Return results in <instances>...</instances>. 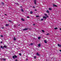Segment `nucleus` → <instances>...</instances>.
<instances>
[{"label": "nucleus", "instance_id": "nucleus-4", "mask_svg": "<svg viewBox=\"0 0 61 61\" xmlns=\"http://www.w3.org/2000/svg\"><path fill=\"white\" fill-rule=\"evenodd\" d=\"M0 47L1 48L3 49H4V47H3V46H0Z\"/></svg>", "mask_w": 61, "mask_h": 61}, {"label": "nucleus", "instance_id": "nucleus-7", "mask_svg": "<svg viewBox=\"0 0 61 61\" xmlns=\"http://www.w3.org/2000/svg\"><path fill=\"white\" fill-rule=\"evenodd\" d=\"M38 45L39 47H40V46H41V44H38Z\"/></svg>", "mask_w": 61, "mask_h": 61}, {"label": "nucleus", "instance_id": "nucleus-42", "mask_svg": "<svg viewBox=\"0 0 61 61\" xmlns=\"http://www.w3.org/2000/svg\"><path fill=\"white\" fill-rule=\"evenodd\" d=\"M5 15H7L5 14Z\"/></svg>", "mask_w": 61, "mask_h": 61}, {"label": "nucleus", "instance_id": "nucleus-37", "mask_svg": "<svg viewBox=\"0 0 61 61\" xmlns=\"http://www.w3.org/2000/svg\"><path fill=\"white\" fill-rule=\"evenodd\" d=\"M2 29H4V27H2Z\"/></svg>", "mask_w": 61, "mask_h": 61}, {"label": "nucleus", "instance_id": "nucleus-11", "mask_svg": "<svg viewBox=\"0 0 61 61\" xmlns=\"http://www.w3.org/2000/svg\"><path fill=\"white\" fill-rule=\"evenodd\" d=\"M4 47H5V48H7V46H5V45H4Z\"/></svg>", "mask_w": 61, "mask_h": 61}, {"label": "nucleus", "instance_id": "nucleus-35", "mask_svg": "<svg viewBox=\"0 0 61 61\" xmlns=\"http://www.w3.org/2000/svg\"><path fill=\"white\" fill-rule=\"evenodd\" d=\"M19 55H20V56H21V53H19Z\"/></svg>", "mask_w": 61, "mask_h": 61}, {"label": "nucleus", "instance_id": "nucleus-6", "mask_svg": "<svg viewBox=\"0 0 61 61\" xmlns=\"http://www.w3.org/2000/svg\"><path fill=\"white\" fill-rule=\"evenodd\" d=\"M43 18H44V19H46V17H45V16H43Z\"/></svg>", "mask_w": 61, "mask_h": 61}, {"label": "nucleus", "instance_id": "nucleus-25", "mask_svg": "<svg viewBox=\"0 0 61 61\" xmlns=\"http://www.w3.org/2000/svg\"><path fill=\"white\" fill-rule=\"evenodd\" d=\"M40 38H41V37H38V39H40Z\"/></svg>", "mask_w": 61, "mask_h": 61}, {"label": "nucleus", "instance_id": "nucleus-23", "mask_svg": "<svg viewBox=\"0 0 61 61\" xmlns=\"http://www.w3.org/2000/svg\"><path fill=\"white\" fill-rule=\"evenodd\" d=\"M0 36L1 37H3L4 36H3V35H1Z\"/></svg>", "mask_w": 61, "mask_h": 61}, {"label": "nucleus", "instance_id": "nucleus-41", "mask_svg": "<svg viewBox=\"0 0 61 61\" xmlns=\"http://www.w3.org/2000/svg\"><path fill=\"white\" fill-rule=\"evenodd\" d=\"M59 51H60V52H61V50H60Z\"/></svg>", "mask_w": 61, "mask_h": 61}, {"label": "nucleus", "instance_id": "nucleus-26", "mask_svg": "<svg viewBox=\"0 0 61 61\" xmlns=\"http://www.w3.org/2000/svg\"><path fill=\"white\" fill-rule=\"evenodd\" d=\"M36 17H39V16L38 15H37L36 16Z\"/></svg>", "mask_w": 61, "mask_h": 61}, {"label": "nucleus", "instance_id": "nucleus-31", "mask_svg": "<svg viewBox=\"0 0 61 61\" xmlns=\"http://www.w3.org/2000/svg\"><path fill=\"white\" fill-rule=\"evenodd\" d=\"M27 18H29L30 17H29V16H28L27 17Z\"/></svg>", "mask_w": 61, "mask_h": 61}, {"label": "nucleus", "instance_id": "nucleus-18", "mask_svg": "<svg viewBox=\"0 0 61 61\" xmlns=\"http://www.w3.org/2000/svg\"><path fill=\"white\" fill-rule=\"evenodd\" d=\"M29 46H31H31H32V45H33V43H30V44H29Z\"/></svg>", "mask_w": 61, "mask_h": 61}, {"label": "nucleus", "instance_id": "nucleus-1", "mask_svg": "<svg viewBox=\"0 0 61 61\" xmlns=\"http://www.w3.org/2000/svg\"><path fill=\"white\" fill-rule=\"evenodd\" d=\"M15 57L16 58H17V56L15 55L14 56H13L12 58H14V59H15Z\"/></svg>", "mask_w": 61, "mask_h": 61}, {"label": "nucleus", "instance_id": "nucleus-5", "mask_svg": "<svg viewBox=\"0 0 61 61\" xmlns=\"http://www.w3.org/2000/svg\"><path fill=\"white\" fill-rule=\"evenodd\" d=\"M13 40H14V41H15V40H16V38H15V37H14L13 38Z\"/></svg>", "mask_w": 61, "mask_h": 61}, {"label": "nucleus", "instance_id": "nucleus-12", "mask_svg": "<svg viewBox=\"0 0 61 61\" xmlns=\"http://www.w3.org/2000/svg\"><path fill=\"white\" fill-rule=\"evenodd\" d=\"M44 42L45 43H47V41L46 40H44Z\"/></svg>", "mask_w": 61, "mask_h": 61}, {"label": "nucleus", "instance_id": "nucleus-29", "mask_svg": "<svg viewBox=\"0 0 61 61\" xmlns=\"http://www.w3.org/2000/svg\"><path fill=\"white\" fill-rule=\"evenodd\" d=\"M45 16H47V15L46 14H45Z\"/></svg>", "mask_w": 61, "mask_h": 61}, {"label": "nucleus", "instance_id": "nucleus-10", "mask_svg": "<svg viewBox=\"0 0 61 61\" xmlns=\"http://www.w3.org/2000/svg\"><path fill=\"white\" fill-rule=\"evenodd\" d=\"M9 22H10V23H12V21L10 20H8Z\"/></svg>", "mask_w": 61, "mask_h": 61}, {"label": "nucleus", "instance_id": "nucleus-2", "mask_svg": "<svg viewBox=\"0 0 61 61\" xmlns=\"http://www.w3.org/2000/svg\"><path fill=\"white\" fill-rule=\"evenodd\" d=\"M28 30V28H25L24 29H23V31H25V30Z\"/></svg>", "mask_w": 61, "mask_h": 61}, {"label": "nucleus", "instance_id": "nucleus-21", "mask_svg": "<svg viewBox=\"0 0 61 61\" xmlns=\"http://www.w3.org/2000/svg\"><path fill=\"white\" fill-rule=\"evenodd\" d=\"M49 10H52V9H51V8H49Z\"/></svg>", "mask_w": 61, "mask_h": 61}, {"label": "nucleus", "instance_id": "nucleus-43", "mask_svg": "<svg viewBox=\"0 0 61 61\" xmlns=\"http://www.w3.org/2000/svg\"><path fill=\"white\" fill-rule=\"evenodd\" d=\"M60 30H61V28H60Z\"/></svg>", "mask_w": 61, "mask_h": 61}, {"label": "nucleus", "instance_id": "nucleus-9", "mask_svg": "<svg viewBox=\"0 0 61 61\" xmlns=\"http://www.w3.org/2000/svg\"><path fill=\"white\" fill-rule=\"evenodd\" d=\"M46 12L47 13H48V14H49V11L48 10H47Z\"/></svg>", "mask_w": 61, "mask_h": 61}, {"label": "nucleus", "instance_id": "nucleus-16", "mask_svg": "<svg viewBox=\"0 0 61 61\" xmlns=\"http://www.w3.org/2000/svg\"><path fill=\"white\" fill-rule=\"evenodd\" d=\"M30 14H33V11H31V12H30Z\"/></svg>", "mask_w": 61, "mask_h": 61}, {"label": "nucleus", "instance_id": "nucleus-14", "mask_svg": "<svg viewBox=\"0 0 61 61\" xmlns=\"http://www.w3.org/2000/svg\"><path fill=\"white\" fill-rule=\"evenodd\" d=\"M21 19L22 20V21H25V20H24L23 18H21Z\"/></svg>", "mask_w": 61, "mask_h": 61}, {"label": "nucleus", "instance_id": "nucleus-30", "mask_svg": "<svg viewBox=\"0 0 61 61\" xmlns=\"http://www.w3.org/2000/svg\"><path fill=\"white\" fill-rule=\"evenodd\" d=\"M43 19H41V21H43Z\"/></svg>", "mask_w": 61, "mask_h": 61}, {"label": "nucleus", "instance_id": "nucleus-22", "mask_svg": "<svg viewBox=\"0 0 61 61\" xmlns=\"http://www.w3.org/2000/svg\"><path fill=\"white\" fill-rule=\"evenodd\" d=\"M42 32H43V33L45 32V31H44V30H42Z\"/></svg>", "mask_w": 61, "mask_h": 61}, {"label": "nucleus", "instance_id": "nucleus-20", "mask_svg": "<svg viewBox=\"0 0 61 61\" xmlns=\"http://www.w3.org/2000/svg\"><path fill=\"white\" fill-rule=\"evenodd\" d=\"M3 61H5L6 60L5 58H3Z\"/></svg>", "mask_w": 61, "mask_h": 61}, {"label": "nucleus", "instance_id": "nucleus-40", "mask_svg": "<svg viewBox=\"0 0 61 61\" xmlns=\"http://www.w3.org/2000/svg\"><path fill=\"white\" fill-rule=\"evenodd\" d=\"M0 43H3V42H2V41H1L0 42Z\"/></svg>", "mask_w": 61, "mask_h": 61}, {"label": "nucleus", "instance_id": "nucleus-32", "mask_svg": "<svg viewBox=\"0 0 61 61\" xmlns=\"http://www.w3.org/2000/svg\"><path fill=\"white\" fill-rule=\"evenodd\" d=\"M18 61V60H17V59H16L15 60V61Z\"/></svg>", "mask_w": 61, "mask_h": 61}, {"label": "nucleus", "instance_id": "nucleus-8", "mask_svg": "<svg viewBox=\"0 0 61 61\" xmlns=\"http://www.w3.org/2000/svg\"><path fill=\"white\" fill-rule=\"evenodd\" d=\"M36 0H35L34 1V3L35 4V5H36Z\"/></svg>", "mask_w": 61, "mask_h": 61}, {"label": "nucleus", "instance_id": "nucleus-39", "mask_svg": "<svg viewBox=\"0 0 61 61\" xmlns=\"http://www.w3.org/2000/svg\"><path fill=\"white\" fill-rule=\"evenodd\" d=\"M33 8H35V7L34 6H33Z\"/></svg>", "mask_w": 61, "mask_h": 61}, {"label": "nucleus", "instance_id": "nucleus-38", "mask_svg": "<svg viewBox=\"0 0 61 61\" xmlns=\"http://www.w3.org/2000/svg\"><path fill=\"white\" fill-rule=\"evenodd\" d=\"M49 17V16H46L47 17Z\"/></svg>", "mask_w": 61, "mask_h": 61}, {"label": "nucleus", "instance_id": "nucleus-24", "mask_svg": "<svg viewBox=\"0 0 61 61\" xmlns=\"http://www.w3.org/2000/svg\"><path fill=\"white\" fill-rule=\"evenodd\" d=\"M54 29H55V30H56V29H57V28H54Z\"/></svg>", "mask_w": 61, "mask_h": 61}, {"label": "nucleus", "instance_id": "nucleus-13", "mask_svg": "<svg viewBox=\"0 0 61 61\" xmlns=\"http://www.w3.org/2000/svg\"><path fill=\"white\" fill-rule=\"evenodd\" d=\"M53 6L54 7H57V6L56 5H53Z\"/></svg>", "mask_w": 61, "mask_h": 61}, {"label": "nucleus", "instance_id": "nucleus-46", "mask_svg": "<svg viewBox=\"0 0 61 61\" xmlns=\"http://www.w3.org/2000/svg\"><path fill=\"white\" fill-rule=\"evenodd\" d=\"M0 50H1V49H0Z\"/></svg>", "mask_w": 61, "mask_h": 61}, {"label": "nucleus", "instance_id": "nucleus-27", "mask_svg": "<svg viewBox=\"0 0 61 61\" xmlns=\"http://www.w3.org/2000/svg\"><path fill=\"white\" fill-rule=\"evenodd\" d=\"M49 35V33H48L46 34V35H47V36H48Z\"/></svg>", "mask_w": 61, "mask_h": 61}, {"label": "nucleus", "instance_id": "nucleus-36", "mask_svg": "<svg viewBox=\"0 0 61 61\" xmlns=\"http://www.w3.org/2000/svg\"><path fill=\"white\" fill-rule=\"evenodd\" d=\"M26 60H28V59L27 58H26Z\"/></svg>", "mask_w": 61, "mask_h": 61}, {"label": "nucleus", "instance_id": "nucleus-44", "mask_svg": "<svg viewBox=\"0 0 61 61\" xmlns=\"http://www.w3.org/2000/svg\"><path fill=\"white\" fill-rule=\"evenodd\" d=\"M35 25V24H33V25Z\"/></svg>", "mask_w": 61, "mask_h": 61}, {"label": "nucleus", "instance_id": "nucleus-28", "mask_svg": "<svg viewBox=\"0 0 61 61\" xmlns=\"http://www.w3.org/2000/svg\"><path fill=\"white\" fill-rule=\"evenodd\" d=\"M34 58H36V56H34Z\"/></svg>", "mask_w": 61, "mask_h": 61}, {"label": "nucleus", "instance_id": "nucleus-33", "mask_svg": "<svg viewBox=\"0 0 61 61\" xmlns=\"http://www.w3.org/2000/svg\"><path fill=\"white\" fill-rule=\"evenodd\" d=\"M3 58H2V59L0 58V60H3Z\"/></svg>", "mask_w": 61, "mask_h": 61}, {"label": "nucleus", "instance_id": "nucleus-34", "mask_svg": "<svg viewBox=\"0 0 61 61\" xmlns=\"http://www.w3.org/2000/svg\"><path fill=\"white\" fill-rule=\"evenodd\" d=\"M35 11H37V10L36 9H35Z\"/></svg>", "mask_w": 61, "mask_h": 61}, {"label": "nucleus", "instance_id": "nucleus-45", "mask_svg": "<svg viewBox=\"0 0 61 61\" xmlns=\"http://www.w3.org/2000/svg\"><path fill=\"white\" fill-rule=\"evenodd\" d=\"M19 25H18L19 26Z\"/></svg>", "mask_w": 61, "mask_h": 61}, {"label": "nucleus", "instance_id": "nucleus-3", "mask_svg": "<svg viewBox=\"0 0 61 61\" xmlns=\"http://www.w3.org/2000/svg\"><path fill=\"white\" fill-rule=\"evenodd\" d=\"M36 55L37 56H40V55L39 54V53H38V52L37 53Z\"/></svg>", "mask_w": 61, "mask_h": 61}, {"label": "nucleus", "instance_id": "nucleus-15", "mask_svg": "<svg viewBox=\"0 0 61 61\" xmlns=\"http://www.w3.org/2000/svg\"><path fill=\"white\" fill-rule=\"evenodd\" d=\"M1 4L2 5H4V3L3 2H1Z\"/></svg>", "mask_w": 61, "mask_h": 61}, {"label": "nucleus", "instance_id": "nucleus-19", "mask_svg": "<svg viewBox=\"0 0 61 61\" xmlns=\"http://www.w3.org/2000/svg\"><path fill=\"white\" fill-rule=\"evenodd\" d=\"M9 25V24H6V26H8Z\"/></svg>", "mask_w": 61, "mask_h": 61}, {"label": "nucleus", "instance_id": "nucleus-17", "mask_svg": "<svg viewBox=\"0 0 61 61\" xmlns=\"http://www.w3.org/2000/svg\"><path fill=\"white\" fill-rule=\"evenodd\" d=\"M21 11L22 12H24V10H23V9H21Z\"/></svg>", "mask_w": 61, "mask_h": 61}]
</instances>
